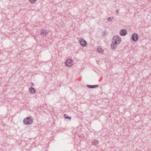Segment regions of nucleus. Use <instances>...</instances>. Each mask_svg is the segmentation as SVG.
I'll return each instance as SVG.
<instances>
[{"instance_id":"obj_5","label":"nucleus","mask_w":151,"mask_h":151,"mask_svg":"<svg viewBox=\"0 0 151 151\" xmlns=\"http://www.w3.org/2000/svg\"><path fill=\"white\" fill-rule=\"evenodd\" d=\"M79 42L80 44L83 47L86 46L87 45L86 41L82 38L79 39Z\"/></svg>"},{"instance_id":"obj_10","label":"nucleus","mask_w":151,"mask_h":151,"mask_svg":"<svg viewBox=\"0 0 151 151\" xmlns=\"http://www.w3.org/2000/svg\"><path fill=\"white\" fill-rule=\"evenodd\" d=\"M97 51L99 53L102 54L103 50L102 48L99 47H98L97 49Z\"/></svg>"},{"instance_id":"obj_13","label":"nucleus","mask_w":151,"mask_h":151,"mask_svg":"<svg viewBox=\"0 0 151 151\" xmlns=\"http://www.w3.org/2000/svg\"><path fill=\"white\" fill-rule=\"evenodd\" d=\"M64 118L65 119L70 120L71 119V117L67 116L65 114H64L63 116Z\"/></svg>"},{"instance_id":"obj_4","label":"nucleus","mask_w":151,"mask_h":151,"mask_svg":"<svg viewBox=\"0 0 151 151\" xmlns=\"http://www.w3.org/2000/svg\"><path fill=\"white\" fill-rule=\"evenodd\" d=\"M139 38V36L136 33H134L131 35V39L134 42L137 41Z\"/></svg>"},{"instance_id":"obj_1","label":"nucleus","mask_w":151,"mask_h":151,"mask_svg":"<svg viewBox=\"0 0 151 151\" xmlns=\"http://www.w3.org/2000/svg\"><path fill=\"white\" fill-rule=\"evenodd\" d=\"M34 121L33 118L31 116L27 117L24 119L23 123L26 125L30 124L32 123Z\"/></svg>"},{"instance_id":"obj_17","label":"nucleus","mask_w":151,"mask_h":151,"mask_svg":"<svg viewBox=\"0 0 151 151\" xmlns=\"http://www.w3.org/2000/svg\"><path fill=\"white\" fill-rule=\"evenodd\" d=\"M31 84L33 86H34V84L32 83H31Z\"/></svg>"},{"instance_id":"obj_2","label":"nucleus","mask_w":151,"mask_h":151,"mask_svg":"<svg viewBox=\"0 0 151 151\" xmlns=\"http://www.w3.org/2000/svg\"><path fill=\"white\" fill-rule=\"evenodd\" d=\"M121 41V38L118 35L114 36L112 39V42L116 44H119Z\"/></svg>"},{"instance_id":"obj_15","label":"nucleus","mask_w":151,"mask_h":151,"mask_svg":"<svg viewBox=\"0 0 151 151\" xmlns=\"http://www.w3.org/2000/svg\"><path fill=\"white\" fill-rule=\"evenodd\" d=\"M113 18H111V17H109L107 18V20L111 22L113 19Z\"/></svg>"},{"instance_id":"obj_3","label":"nucleus","mask_w":151,"mask_h":151,"mask_svg":"<svg viewBox=\"0 0 151 151\" xmlns=\"http://www.w3.org/2000/svg\"><path fill=\"white\" fill-rule=\"evenodd\" d=\"M73 60L71 59H67L65 61V64L67 67H71L73 65Z\"/></svg>"},{"instance_id":"obj_6","label":"nucleus","mask_w":151,"mask_h":151,"mask_svg":"<svg viewBox=\"0 0 151 151\" xmlns=\"http://www.w3.org/2000/svg\"><path fill=\"white\" fill-rule=\"evenodd\" d=\"M127 33V32L126 29H122L120 31L119 34L121 36H124Z\"/></svg>"},{"instance_id":"obj_9","label":"nucleus","mask_w":151,"mask_h":151,"mask_svg":"<svg viewBox=\"0 0 151 151\" xmlns=\"http://www.w3.org/2000/svg\"><path fill=\"white\" fill-rule=\"evenodd\" d=\"M116 45L114 43H113V42H112L111 44V48L112 50H114L116 49L117 48V45Z\"/></svg>"},{"instance_id":"obj_14","label":"nucleus","mask_w":151,"mask_h":151,"mask_svg":"<svg viewBox=\"0 0 151 151\" xmlns=\"http://www.w3.org/2000/svg\"><path fill=\"white\" fill-rule=\"evenodd\" d=\"M29 2L31 4L34 3L37 0H29Z\"/></svg>"},{"instance_id":"obj_11","label":"nucleus","mask_w":151,"mask_h":151,"mask_svg":"<svg viewBox=\"0 0 151 151\" xmlns=\"http://www.w3.org/2000/svg\"><path fill=\"white\" fill-rule=\"evenodd\" d=\"M40 34L44 36L47 34V32L45 30H42L41 31Z\"/></svg>"},{"instance_id":"obj_8","label":"nucleus","mask_w":151,"mask_h":151,"mask_svg":"<svg viewBox=\"0 0 151 151\" xmlns=\"http://www.w3.org/2000/svg\"><path fill=\"white\" fill-rule=\"evenodd\" d=\"M87 86L88 88H94L98 87L99 86L98 85H87Z\"/></svg>"},{"instance_id":"obj_12","label":"nucleus","mask_w":151,"mask_h":151,"mask_svg":"<svg viewBox=\"0 0 151 151\" xmlns=\"http://www.w3.org/2000/svg\"><path fill=\"white\" fill-rule=\"evenodd\" d=\"M98 141L97 140H94L92 142V145L95 146L98 145Z\"/></svg>"},{"instance_id":"obj_16","label":"nucleus","mask_w":151,"mask_h":151,"mask_svg":"<svg viewBox=\"0 0 151 151\" xmlns=\"http://www.w3.org/2000/svg\"><path fill=\"white\" fill-rule=\"evenodd\" d=\"M119 10L118 9H116V14H118V13Z\"/></svg>"},{"instance_id":"obj_7","label":"nucleus","mask_w":151,"mask_h":151,"mask_svg":"<svg viewBox=\"0 0 151 151\" xmlns=\"http://www.w3.org/2000/svg\"><path fill=\"white\" fill-rule=\"evenodd\" d=\"M29 92L30 94H34L36 92V90L34 88L31 87L29 89Z\"/></svg>"}]
</instances>
